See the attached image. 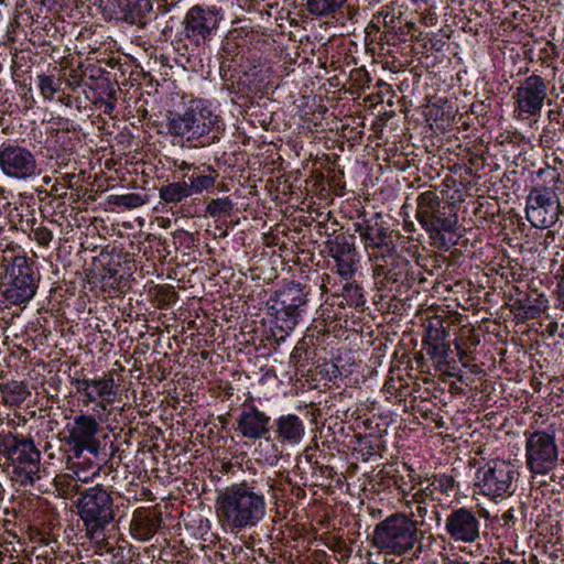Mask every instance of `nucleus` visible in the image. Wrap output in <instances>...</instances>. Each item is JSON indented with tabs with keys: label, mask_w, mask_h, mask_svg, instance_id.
<instances>
[{
	"label": "nucleus",
	"mask_w": 564,
	"mask_h": 564,
	"mask_svg": "<svg viewBox=\"0 0 564 564\" xmlns=\"http://www.w3.org/2000/svg\"><path fill=\"white\" fill-rule=\"evenodd\" d=\"M70 384L75 387L76 392L84 397L83 403L89 404L95 402L98 398L95 392L90 389V381L86 378L74 377L70 380Z\"/></svg>",
	"instance_id": "obj_38"
},
{
	"label": "nucleus",
	"mask_w": 564,
	"mask_h": 564,
	"mask_svg": "<svg viewBox=\"0 0 564 564\" xmlns=\"http://www.w3.org/2000/svg\"><path fill=\"white\" fill-rule=\"evenodd\" d=\"M373 261L372 272L376 284L380 289H391L395 283H402L408 275L410 262L394 251L370 253Z\"/></svg>",
	"instance_id": "obj_13"
},
{
	"label": "nucleus",
	"mask_w": 564,
	"mask_h": 564,
	"mask_svg": "<svg viewBox=\"0 0 564 564\" xmlns=\"http://www.w3.org/2000/svg\"><path fill=\"white\" fill-rule=\"evenodd\" d=\"M276 297L288 305L295 306L304 311L307 304V293L300 284L290 283L276 293Z\"/></svg>",
	"instance_id": "obj_29"
},
{
	"label": "nucleus",
	"mask_w": 564,
	"mask_h": 564,
	"mask_svg": "<svg viewBox=\"0 0 564 564\" xmlns=\"http://www.w3.org/2000/svg\"><path fill=\"white\" fill-rule=\"evenodd\" d=\"M272 308L275 311V318L280 324L281 329H293L302 314V310L292 305H288L286 302H282L281 299H275Z\"/></svg>",
	"instance_id": "obj_25"
},
{
	"label": "nucleus",
	"mask_w": 564,
	"mask_h": 564,
	"mask_svg": "<svg viewBox=\"0 0 564 564\" xmlns=\"http://www.w3.org/2000/svg\"><path fill=\"white\" fill-rule=\"evenodd\" d=\"M163 522L160 512H151L145 508L137 509L130 522V532L140 541H149L158 532Z\"/></svg>",
	"instance_id": "obj_21"
},
{
	"label": "nucleus",
	"mask_w": 564,
	"mask_h": 564,
	"mask_svg": "<svg viewBox=\"0 0 564 564\" xmlns=\"http://www.w3.org/2000/svg\"><path fill=\"white\" fill-rule=\"evenodd\" d=\"M328 254L335 260L336 272L345 280L350 279L357 271L358 252L355 238L339 234L325 242Z\"/></svg>",
	"instance_id": "obj_16"
},
{
	"label": "nucleus",
	"mask_w": 564,
	"mask_h": 564,
	"mask_svg": "<svg viewBox=\"0 0 564 564\" xmlns=\"http://www.w3.org/2000/svg\"><path fill=\"white\" fill-rule=\"evenodd\" d=\"M177 167H178V170H180V171L185 172V171H189V170H191V167H192V165H191V164H188L187 162L183 161V162H181V163L177 165Z\"/></svg>",
	"instance_id": "obj_59"
},
{
	"label": "nucleus",
	"mask_w": 564,
	"mask_h": 564,
	"mask_svg": "<svg viewBox=\"0 0 564 564\" xmlns=\"http://www.w3.org/2000/svg\"><path fill=\"white\" fill-rule=\"evenodd\" d=\"M379 219L380 215L377 214L375 218L355 224V230L364 241L365 248L371 250V253L394 251L397 246L392 238L393 231H390Z\"/></svg>",
	"instance_id": "obj_18"
},
{
	"label": "nucleus",
	"mask_w": 564,
	"mask_h": 564,
	"mask_svg": "<svg viewBox=\"0 0 564 564\" xmlns=\"http://www.w3.org/2000/svg\"><path fill=\"white\" fill-rule=\"evenodd\" d=\"M285 481H286L288 484H291V479H290L289 477H286V478H285Z\"/></svg>",
	"instance_id": "obj_64"
},
{
	"label": "nucleus",
	"mask_w": 564,
	"mask_h": 564,
	"mask_svg": "<svg viewBox=\"0 0 564 564\" xmlns=\"http://www.w3.org/2000/svg\"><path fill=\"white\" fill-rule=\"evenodd\" d=\"M118 7L122 13V19L134 24L141 23L152 10L150 0H118Z\"/></svg>",
	"instance_id": "obj_24"
},
{
	"label": "nucleus",
	"mask_w": 564,
	"mask_h": 564,
	"mask_svg": "<svg viewBox=\"0 0 564 564\" xmlns=\"http://www.w3.org/2000/svg\"><path fill=\"white\" fill-rule=\"evenodd\" d=\"M560 207L558 196L531 188L527 197V219L535 228H550L557 221Z\"/></svg>",
	"instance_id": "obj_15"
},
{
	"label": "nucleus",
	"mask_w": 564,
	"mask_h": 564,
	"mask_svg": "<svg viewBox=\"0 0 564 564\" xmlns=\"http://www.w3.org/2000/svg\"><path fill=\"white\" fill-rule=\"evenodd\" d=\"M236 432L250 441H258L272 429L271 416L259 410L254 404H243L236 420Z\"/></svg>",
	"instance_id": "obj_19"
},
{
	"label": "nucleus",
	"mask_w": 564,
	"mask_h": 564,
	"mask_svg": "<svg viewBox=\"0 0 564 564\" xmlns=\"http://www.w3.org/2000/svg\"><path fill=\"white\" fill-rule=\"evenodd\" d=\"M408 516L415 522L416 529L427 525L431 521H435L437 525L441 522L440 512L435 505H417Z\"/></svg>",
	"instance_id": "obj_30"
},
{
	"label": "nucleus",
	"mask_w": 564,
	"mask_h": 564,
	"mask_svg": "<svg viewBox=\"0 0 564 564\" xmlns=\"http://www.w3.org/2000/svg\"><path fill=\"white\" fill-rule=\"evenodd\" d=\"M6 391L8 394L14 395V401H24L30 393L22 382L15 381L12 383H8L6 387Z\"/></svg>",
	"instance_id": "obj_43"
},
{
	"label": "nucleus",
	"mask_w": 564,
	"mask_h": 564,
	"mask_svg": "<svg viewBox=\"0 0 564 564\" xmlns=\"http://www.w3.org/2000/svg\"><path fill=\"white\" fill-rule=\"evenodd\" d=\"M159 294L165 305L174 304L178 299V294L172 285L162 286Z\"/></svg>",
	"instance_id": "obj_44"
},
{
	"label": "nucleus",
	"mask_w": 564,
	"mask_h": 564,
	"mask_svg": "<svg viewBox=\"0 0 564 564\" xmlns=\"http://www.w3.org/2000/svg\"><path fill=\"white\" fill-rule=\"evenodd\" d=\"M167 132L194 148H205L220 140L224 123L200 99L189 100L182 111H169Z\"/></svg>",
	"instance_id": "obj_2"
},
{
	"label": "nucleus",
	"mask_w": 564,
	"mask_h": 564,
	"mask_svg": "<svg viewBox=\"0 0 564 564\" xmlns=\"http://www.w3.org/2000/svg\"><path fill=\"white\" fill-rule=\"evenodd\" d=\"M479 564H517V563L513 561H510V560L486 556Z\"/></svg>",
	"instance_id": "obj_50"
},
{
	"label": "nucleus",
	"mask_w": 564,
	"mask_h": 564,
	"mask_svg": "<svg viewBox=\"0 0 564 564\" xmlns=\"http://www.w3.org/2000/svg\"><path fill=\"white\" fill-rule=\"evenodd\" d=\"M37 84L41 95L45 100H53L55 94L61 88L59 79H55L53 76L44 74L37 76Z\"/></svg>",
	"instance_id": "obj_35"
},
{
	"label": "nucleus",
	"mask_w": 564,
	"mask_h": 564,
	"mask_svg": "<svg viewBox=\"0 0 564 564\" xmlns=\"http://www.w3.org/2000/svg\"><path fill=\"white\" fill-rule=\"evenodd\" d=\"M325 545L330 551L339 555V557L337 558L339 563L348 561V558L351 556L352 549L340 536L332 535L326 538Z\"/></svg>",
	"instance_id": "obj_34"
},
{
	"label": "nucleus",
	"mask_w": 564,
	"mask_h": 564,
	"mask_svg": "<svg viewBox=\"0 0 564 564\" xmlns=\"http://www.w3.org/2000/svg\"><path fill=\"white\" fill-rule=\"evenodd\" d=\"M104 105H105L104 111H105V113H108V115H110L116 107V102H112V101H104Z\"/></svg>",
	"instance_id": "obj_57"
},
{
	"label": "nucleus",
	"mask_w": 564,
	"mask_h": 564,
	"mask_svg": "<svg viewBox=\"0 0 564 564\" xmlns=\"http://www.w3.org/2000/svg\"><path fill=\"white\" fill-rule=\"evenodd\" d=\"M532 482L538 486H549L555 481L550 480V474H532Z\"/></svg>",
	"instance_id": "obj_48"
},
{
	"label": "nucleus",
	"mask_w": 564,
	"mask_h": 564,
	"mask_svg": "<svg viewBox=\"0 0 564 564\" xmlns=\"http://www.w3.org/2000/svg\"><path fill=\"white\" fill-rule=\"evenodd\" d=\"M549 88L550 80L538 74H531L520 82L512 95L514 110L519 113V117L540 116L549 95Z\"/></svg>",
	"instance_id": "obj_10"
},
{
	"label": "nucleus",
	"mask_w": 564,
	"mask_h": 564,
	"mask_svg": "<svg viewBox=\"0 0 564 564\" xmlns=\"http://www.w3.org/2000/svg\"><path fill=\"white\" fill-rule=\"evenodd\" d=\"M36 288V279L29 259L24 256L14 257L1 283L3 297L11 304H22L34 296Z\"/></svg>",
	"instance_id": "obj_9"
},
{
	"label": "nucleus",
	"mask_w": 564,
	"mask_h": 564,
	"mask_svg": "<svg viewBox=\"0 0 564 564\" xmlns=\"http://www.w3.org/2000/svg\"><path fill=\"white\" fill-rule=\"evenodd\" d=\"M32 232H33L34 240L43 247H47L53 239L52 230L43 225H40V226L33 228Z\"/></svg>",
	"instance_id": "obj_42"
},
{
	"label": "nucleus",
	"mask_w": 564,
	"mask_h": 564,
	"mask_svg": "<svg viewBox=\"0 0 564 564\" xmlns=\"http://www.w3.org/2000/svg\"><path fill=\"white\" fill-rule=\"evenodd\" d=\"M536 185L532 188L542 189L546 195H556L564 192V181L556 167L546 165L535 173Z\"/></svg>",
	"instance_id": "obj_23"
},
{
	"label": "nucleus",
	"mask_w": 564,
	"mask_h": 564,
	"mask_svg": "<svg viewBox=\"0 0 564 564\" xmlns=\"http://www.w3.org/2000/svg\"><path fill=\"white\" fill-rule=\"evenodd\" d=\"M2 445L7 451L4 470L12 481L31 486L41 478V451L31 437L9 432Z\"/></svg>",
	"instance_id": "obj_5"
},
{
	"label": "nucleus",
	"mask_w": 564,
	"mask_h": 564,
	"mask_svg": "<svg viewBox=\"0 0 564 564\" xmlns=\"http://www.w3.org/2000/svg\"><path fill=\"white\" fill-rule=\"evenodd\" d=\"M415 217L440 248L446 246L444 232H454L458 223L457 215L452 212V206L442 204L437 193L431 189L417 196Z\"/></svg>",
	"instance_id": "obj_7"
},
{
	"label": "nucleus",
	"mask_w": 564,
	"mask_h": 564,
	"mask_svg": "<svg viewBox=\"0 0 564 564\" xmlns=\"http://www.w3.org/2000/svg\"><path fill=\"white\" fill-rule=\"evenodd\" d=\"M525 464L531 474H550V480L564 489V468L557 467L558 448L555 433L545 431L525 432Z\"/></svg>",
	"instance_id": "obj_6"
},
{
	"label": "nucleus",
	"mask_w": 564,
	"mask_h": 564,
	"mask_svg": "<svg viewBox=\"0 0 564 564\" xmlns=\"http://www.w3.org/2000/svg\"><path fill=\"white\" fill-rule=\"evenodd\" d=\"M424 486L425 485H421V488L412 495V500L408 502V506H410L411 502L415 503V506L427 505L426 500L430 499V496H427V495H425V492H423Z\"/></svg>",
	"instance_id": "obj_46"
},
{
	"label": "nucleus",
	"mask_w": 564,
	"mask_h": 564,
	"mask_svg": "<svg viewBox=\"0 0 564 564\" xmlns=\"http://www.w3.org/2000/svg\"><path fill=\"white\" fill-rule=\"evenodd\" d=\"M527 303L522 300H516L512 304V308L513 310H517V311H523V308L525 307Z\"/></svg>",
	"instance_id": "obj_56"
},
{
	"label": "nucleus",
	"mask_w": 564,
	"mask_h": 564,
	"mask_svg": "<svg viewBox=\"0 0 564 564\" xmlns=\"http://www.w3.org/2000/svg\"><path fill=\"white\" fill-rule=\"evenodd\" d=\"M62 178H63L64 181H66V182L70 183V182H72V180L74 178V174H68V173H67V174L63 175V177H62ZM69 187H72V185H70V184H68L67 186H63V187H62V189L66 191V189H68ZM62 194H66V192H63Z\"/></svg>",
	"instance_id": "obj_58"
},
{
	"label": "nucleus",
	"mask_w": 564,
	"mask_h": 564,
	"mask_svg": "<svg viewBox=\"0 0 564 564\" xmlns=\"http://www.w3.org/2000/svg\"><path fill=\"white\" fill-rule=\"evenodd\" d=\"M220 11L216 8L204 6L192 7L184 19V35L195 45H204L216 34Z\"/></svg>",
	"instance_id": "obj_12"
},
{
	"label": "nucleus",
	"mask_w": 564,
	"mask_h": 564,
	"mask_svg": "<svg viewBox=\"0 0 564 564\" xmlns=\"http://www.w3.org/2000/svg\"><path fill=\"white\" fill-rule=\"evenodd\" d=\"M54 486L58 495L64 499H73L76 495L80 496L82 485L73 476L64 474L54 479Z\"/></svg>",
	"instance_id": "obj_32"
},
{
	"label": "nucleus",
	"mask_w": 564,
	"mask_h": 564,
	"mask_svg": "<svg viewBox=\"0 0 564 564\" xmlns=\"http://www.w3.org/2000/svg\"><path fill=\"white\" fill-rule=\"evenodd\" d=\"M198 167H194V173L191 176L184 174V178H188L187 186L191 195L199 194L205 189H209L214 186L216 178L218 177V173L213 167L207 169L208 174L196 173Z\"/></svg>",
	"instance_id": "obj_28"
},
{
	"label": "nucleus",
	"mask_w": 564,
	"mask_h": 564,
	"mask_svg": "<svg viewBox=\"0 0 564 564\" xmlns=\"http://www.w3.org/2000/svg\"><path fill=\"white\" fill-rule=\"evenodd\" d=\"M557 301L560 306L564 310V259L563 263L561 264V274L557 282Z\"/></svg>",
	"instance_id": "obj_45"
},
{
	"label": "nucleus",
	"mask_w": 564,
	"mask_h": 564,
	"mask_svg": "<svg viewBox=\"0 0 564 564\" xmlns=\"http://www.w3.org/2000/svg\"><path fill=\"white\" fill-rule=\"evenodd\" d=\"M202 356H203V358H205V357L207 356V352H206V351H203V352H202Z\"/></svg>",
	"instance_id": "obj_63"
},
{
	"label": "nucleus",
	"mask_w": 564,
	"mask_h": 564,
	"mask_svg": "<svg viewBox=\"0 0 564 564\" xmlns=\"http://www.w3.org/2000/svg\"><path fill=\"white\" fill-rule=\"evenodd\" d=\"M110 203L115 206L126 207V208H137L142 206L145 200L140 194L129 193L123 195H112L110 196Z\"/></svg>",
	"instance_id": "obj_37"
},
{
	"label": "nucleus",
	"mask_w": 564,
	"mask_h": 564,
	"mask_svg": "<svg viewBox=\"0 0 564 564\" xmlns=\"http://www.w3.org/2000/svg\"><path fill=\"white\" fill-rule=\"evenodd\" d=\"M90 389L98 399L111 403L117 395L115 379L112 372L106 373L104 377L89 379Z\"/></svg>",
	"instance_id": "obj_27"
},
{
	"label": "nucleus",
	"mask_w": 564,
	"mask_h": 564,
	"mask_svg": "<svg viewBox=\"0 0 564 564\" xmlns=\"http://www.w3.org/2000/svg\"><path fill=\"white\" fill-rule=\"evenodd\" d=\"M6 434L7 433L0 434V466H3L4 469L7 464V451L2 445V440L6 437Z\"/></svg>",
	"instance_id": "obj_51"
},
{
	"label": "nucleus",
	"mask_w": 564,
	"mask_h": 564,
	"mask_svg": "<svg viewBox=\"0 0 564 564\" xmlns=\"http://www.w3.org/2000/svg\"><path fill=\"white\" fill-rule=\"evenodd\" d=\"M420 485L424 486L425 495L430 496L431 501H441L443 496L448 497L456 489H458V482L452 475L447 474H433L420 478Z\"/></svg>",
	"instance_id": "obj_22"
},
{
	"label": "nucleus",
	"mask_w": 564,
	"mask_h": 564,
	"mask_svg": "<svg viewBox=\"0 0 564 564\" xmlns=\"http://www.w3.org/2000/svg\"><path fill=\"white\" fill-rule=\"evenodd\" d=\"M423 532L404 512H394L376 524L371 543L387 554L404 555L421 550Z\"/></svg>",
	"instance_id": "obj_4"
},
{
	"label": "nucleus",
	"mask_w": 564,
	"mask_h": 564,
	"mask_svg": "<svg viewBox=\"0 0 564 564\" xmlns=\"http://www.w3.org/2000/svg\"><path fill=\"white\" fill-rule=\"evenodd\" d=\"M449 346L444 341H437L433 344H429L426 347V355L431 357V359L437 366H442L446 364V359L448 357Z\"/></svg>",
	"instance_id": "obj_40"
},
{
	"label": "nucleus",
	"mask_w": 564,
	"mask_h": 564,
	"mask_svg": "<svg viewBox=\"0 0 564 564\" xmlns=\"http://www.w3.org/2000/svg\"><path fill=\"white\" fill-rule=\"evenodd\" d=\"M398 388L395 387L394 379H392V378L387 380L384 386H383V390L387 393H393V391H395Z\"/></svg>",
	"instance_id": "obj_53"
},
{
	"label": "nucleus",
	"mask_w": 564,
	"mask_h": 564,
	"mask_svg": "<svg viewBox=\"0 0 564 564\" xmlns=\"http://www.w3.org/2000/svg\"><path fill=\"white\" fill-rule=\"evenodd\" d=\"M0 171L9 178L26 181L39 174V165L31 150L8 141L0 145Z\"/></svg>",
	"instance_id": "obj_11"
},
{
	"label": "nucleus",
	"mask_w": 564,
	"mask_h": 564,
	"mask_svg": "<svg viewBox=\"0 0 564 564\" xmlns=\"http://www.w3.org/2000/svg\"><path fill=\"white\" fill-rule=\"evenodd\" d=\"M279 476L280 474H275V477H271L265 473H261L256 479L259 480V486L263 488L264 494L272 491L273 497L278 498V492L283 495L285 490L283 482L278 480Z\"/></svg>",
	"instance_id": "obj_36"
},
{
	"label": "nucleus",
	"mask_w": 564,
	"mask_h": 564,
	"mask_svg": "<svg viewBox=\"0 0 564 564\" xmlns=\"http://www.w3.org/2000/svg\"><path fill=\"white\" fill-rule=\"evenodd\" d=\"M477 517H478V518H479V517L488 518V517H489V513H488V511H487V510H485V509H480V510L478 511V513H477Z\"/></svg>",
	"instance_id": "obj_60"
},
{
	"label": "nucleus",
	"mask_w": 564,
	"mask_h": 564,
	"mask_svg": "<svg viewBox=\"0 0 564 564\" xmlns=\"http://www.w3.org/2000/svg\"><path fill=\"white\" fill-rule=\"evenodd\" d=\"M83 68H84V65L82 63H79L76 68L69 69L68 77L66 79V85L72 90L77 89L82 85L84 77L86 76L88 66L85 69H83Z\"/></svg>",
	"instance_id": "obj_41"
},
{
	"label": "nucleus",
	"mask_w": 564,
	"mask_h": 564,
	"mask_svg": "<svg viewBox=\"0 0 564 564\" xmlns=\"http://www.w3.org/2000/svg\"><path fill=\"white\" fill-rule=\"evenodd\" d=\"M189 196L192 195L185 180L167 183L159 189V197L165 204H178Z\"/></svg>",
	"instance_id": "obj_26"
},
{
	"label": "nucleus",
	"mask_w": 564,
	"mask_h": 564,
	"mask_svg": "<svg viewBox=\"0 0 564 564\" xmlns=\"http://www.w3.org/2000/svg\"><path fill=\"white\" fill-rule=\"evenodd\" d=\"M111 491L100 485L84 489L76 501L78 516L84 523L87 536L102 552H112L106 540L105 530L115 520V506Z\"/></svg>",
	"instance_id": "obj_3"
},
{
	"label": "nucleus",
	"mask_w": 564,
	"mask_h": 564,
	"mask_svg": "<svg viewBox=\"0 0 564 564\" xmlns=\"http://www.w3.org/2000/svg\"><path fill=\"white\" fill-rule=\"evenodd\" d=\"M317 469L322 476H325L330 479L333 478V476L335 474L333 467H330V466L321 465V466H317Z\"/></svg>",
	"instance_id": "obj_52"
},
{
	"label": "nucleus",
	"mask_w": 564,
	"mask_h": 564,
	"mask_svg": "<svg viewBox=\"0 0 564 564\" xmlns=\"http://www.w3.org/2000/svg\"><path fill=\"white\" fill-rule=\"evenodd\" d=\"M501 520L503 522V525H507V527L514 525L516 520H517L516 514H514V509L510 508L507 511H505L501 516Z\"/></svg>",
	"instance_id": "obj_49"
},
{
	"label": "nucleus",
	"mask_w": 564,
	"mask_h": 564,
	"mask_svg": "<svg viewBox=\"0 0 564 564\" xmlns=\"http://www.w3.org/2000/svg\"><path fill=\"white\" fill-rule=\"evenodd\" d=\"M235 204L229 197H219L209 200L206 206V214L213 218L230 216Z\"/></svg>",
	"instance_id": "obj_33"
},
{
	"label": "nucleus",
	"mask_w": 564,
	"mask_h": 564,
	"mask_svg": "<svg viewBox=\"0 0 564 564\" xmlns=\"http://www.w3.org/2000/svg\"><path fill=\"white\" fill-rule=\"evenodd\" d=\"M105 101H117V90L111 85H108L107 99Z\"/></svg>",
	"instance_id": "obj_54"
},
{
	"label": "nucleus",
	"mask_w": 564,
	"mask_h": 564,
	"mask_svg": "<svg viewBox=\"0 0 564 564\" xmlns=\"http://www.w3.org/2000/svg\"><path fill=\"white\" fill-rule=\"evenodd\" d=\"M58 185H59L58 183L54 184V185L52 186L51 191H52V192H55V193L59 192V187H58Z\"/></svg>",
	"instance_id": "obj_62"
},
{
	"label": "nucleus",
	"mask_w": 564,
	"mask_h": 564,
	"mask_svg": "<svg viewBox=\"0 0 564 564\" xmlns=\"http://www.w3.org/2000/svg\"><path fill=\"white\" fill-rule=\"evenodd\" d=\"M59 101L65 104V105H69L70 102V97L69 96H65V97H61L59 98Z\"/></svg>",
	"instance_id": "obj_61"
},
{
	"label": "nucleus",
	"mask_w": 564,
	"mask_h": 564,
	"mask_svg": "<svg viewBox=\"0 0 564 564\" xmlns=\"http://www.w3.org/2000/svg\"><path fill=\"white\" fill-rule=\"evenodd\" d=\"M346 0H306L307 11L316 17H334Z\"/></svg>",
	"instance_id": "obj_31"
},
{
	"label": "nucleus",
	"mask_w": 564,
	"mask_h": 564,
	"mask_svg": "<svg viewBox=\"0 0 564 564\" xmlns=\"http://www.w3.org/2000/svg\"><path fill=\"white\" fill-rule=\"evenodd\" d=\"M344 297L349 306L360 307L366 304L362 289L354 283H346L344 285Z\"/></svg>",
	"instance_id": "obj_39"
},
{
	"label": "nucleus",
	"mask_w": 564,
	"mask_h": 564,
	"mask_svg": "<svg viewBox=\"0 0 564 564\" xmlns=\"http://www.w3.org/2000/svg\"><path fill=\"white\" fill-rule=\"evenodd\" d=\"M445 532L456 543L471 544L480 538V521L477 512L467 507L451 510L445 519Z\"/></svg>",
	"instance_id": "obj_14"
},
{
	"label": "nucleus",
	"mask_w": 564,
	"mask_h": 564,
	"mask_svg": "<svg viewBox=\"0 0 564 564\" xmlns=\"http://www.w3.org/2000/svg\"><path fill=\"white\" fill-rule=\"evenodd\" d=\"M519 467L506 459H491L477 470L480 492L494 500L506 499L517 489Z\"/></svg>",
	"instance_id": "obj_8"
},
{
	"label": "nucleus",
	"mask_w": 564,
	"mask_h": 564,
	"mask_svg": "<svg viewBox=\"0 0 564 564\" xmlns=\"http://www.w3.org/2000/svg\"><path fill=\"white\" fill-rule=\"evenodd\" d=\"M540 308L535 305L527 304L525 307L522 311V318L523 319H534L540 315Z\"/></svg>",
	"instance_id": "obj_47"
},
{
	"label": "nucleus",
	"mask_w": 564,
	"mask_h": 564,
	"mask_svg": "<svg viewBox=\"0 0 564 564\" xmlns=\"http://www.w3.org/2000/svg\"><path fill=\"white\" fill-rule=\"evenodd\" d=\"M275 440L281 444L296 445L305 435V425L295 414H283L274 420Z\"/></svg>",
	"instance_id": "obj_20"
},
{
	"label": "nucleus",
	"mask_w": 564,
	"mask_h": 564,
	"mask_svg": "<svg viewBox=\"0 0 564 564\" xmlns=\"http://www.w3.org/2000/svg\"><path fill=\"white\" fill-rule=\"evenodd\" d=\"M98 430L99 424L93 415L80 414L74 417V425L69 430L66 442L72 445L75 457H79L84 451L97 453L99 442L96 434Z\"/></svg>",
	"instance_id": "obj_17"
},
{
	"label": "nucleus",
	"mask_w": 564,
	"mask_h": 564,
	"mask_svg": "<svg viewBox=\"0 0 564 564\" xmlns=\"http://www.w3.org/2000/svg\"><path fill=\"white\" fill-rule=\"evenodd\" d=\"M442 564H470V562L468 561H464L462 558H451V557H445L442 562Z\"/></svg>",
	"instance_id": "obj_55"
},
{
	"label": "nucleus",
	"mask_w": 564,
	"mask_h": 564,
	"mask_svg": "<svg viewBox=\"0 0 564 564\" xmlns=\"http://www.w3.org/2000/svg\"><path fill=\"white\" fill-rule=\"evenodd\" d=\"M264 490L257 479H243L219 491L216 514L221 527L231 532H241L258 525L265 517Z\"/></svg>",
	"instance_id": "obj_1"
}]
</instances>
